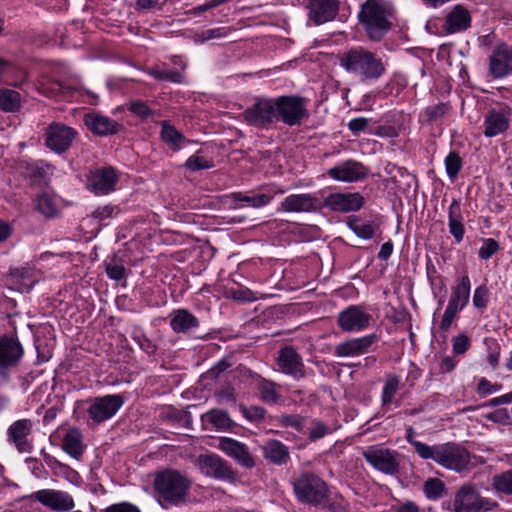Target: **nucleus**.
Segmentation results:
<instances>
[{"label": "nucleus", "mask_w": 512, "mask_h": 512, "mask_svg": "<svg viewBox=\"0 0 512 512\" xmlns=\"http://www.w3.org/2000/svg\"><path fill=\"white\" fill-rule=\"evenodd\" d=\"M191 486V480L176 469H164L154 475V492L162 507L186 504Z\"/></svg>", "instance_id": "nucleus-1"}, {"label": "nucleus", "mask_w": 512, "mask_h": 512, "mask_svg": "<svg viewBox=\"0 0 512 512\" xmlns=\"http://www.w3.org/2000/svg\"><path fill=\"white\" fill-rule=\"evenodd\" d=\"M340 66L363 81L377 80L386 72V65L375 52L363 47L350 48L338 56Z\"/></svg>", "instance_id": "nucleus-2"}, {"label": "nucleus", "mask_w": 512, "mask_h": 512, "mask_svg": "<svg viewBox=\"0 0 512 512\" xmlns=\"http://www.w3.org/2000/svg\"><path fill=\"white\" fill-rule=\"evenodd\" d=\"M358 18L372 41H380L391 29L388 11L381 0H367L361 6Z\"/></svg>", "instance_id": "nucleus-3"}, {"label": "nucleus", "mask_w": 512, "mask_h": 512, "mask_svg": "<svg viewBox=\"0 0 512 512\" xmlns=\"http://www.w3.org/2000/svg\"><path fill=\"white\" fill-rule=\"evenodd\" d=\"M292 486L297 500L301 503L318 507L328 502L329 488L326 482L314 473H301L293 480Z\"/></svg>", "instance_id": "nucleus-4"}, {"label": "nucleus", "mask_w": 512, "mask_h": 512, "mask_svg": "<svg viewBox=\"0 0 512 512\" xmlns=\"http://www.w3.org/2000/svg\"><path fill=\"white\" fill-rule=\"evenodd\" d=\"M277 121H282L288 126H296L308 117L305 107V99L300 96H279L273 98Z\"/></svg>", "instance_id": "nucleus-5"}, {"label": "nucleus", "mask_w": 512, "mask_h": 512, "mask_svg": "<svg viewBox=\"0 0 512 512\" xmlns=\"http://www.w3.org/2000/svg\"><path fill=\"white\" fill-rule=\"evenodd\" d=\"M498 504L480 495L479 491L470 485H463L454 497V512H487Z\"/></svg>", "instance_id": "nucleus-6"}, {"label": "nucleus", "mask_w": 512, "mask_h": 512, "mask_svg": "<svg viewBox=\"0 0 512 512\" xmlns=\"http://www.w3.org/2000/svg\"><path fill=\"white\" fill-rule=\"evenodd\" d=\"M437 455L439 465L456 472H462L469 469L470 466H474L471 464L472 456L470 452L456 443L441 444Z\"/></svg>", "instance_id": "nucleus-7"}, {"label": "nucleus", "mask_w": 512, "mask_h": 512, "mask_svg": "<svg viewBox=\"0 0 512 512\" xmlns=\"http://www.w3.org/2000/svg\"><path fill=\"white\" fill-rule=\"evenodd\" d=\"M362 456L374 469L386 475H396L399 472L400 464L395 451L372 445L362 452Z\"/></svg>", "instance_id": "nucleus-8"}, {"label": "nucleus", "mask_w": 512, "mask_h": 512, "mask_svg": "<svg viewBox=\"0 0 512 512\" xmlns=\"http://www.w3.org/2000/svg\"><path fill=\"white\" fill-rule=\"evenodd\" d=\"M198 465L205 476L232 484L238 479L237 472L218 455L202 454L198 457Z\"/></svg>", "instance_id": "nucleus-9"}, {"label": "nucleus", "mask_w": 512, "mask_h": 512, "mask_svg": "<svg viewBox=\"0 0 512 512\" xmlns=\"http://www.w3.org/2000/svg\"><path fill=\"white\" fill-rule=\"evenodd\" d=\"M76 135L74 128L60 122H52L45 129V145L51 151L62 154L70 148Z\"/></svg>", "instance_id": "nucleus-10"}, {"label": "nucleus", "mask_w": 512, "mask_h": 512, "mask_svg": "<svg viewBox=\"0 0 512 512\" xmlns=\"http://www.w3.org/2000/svg\"><path fill=\"white\" fill-rule=\"evenodd\" d=\"M273 98H262L256 101L251 107L243 112L245 121L256 128H266L271 125L276 119V111L274 108Z\"/></svg>", "instance_id": "nucleus-11"}, {"label": "nucleus", "mask_w": 512, "mask_h": 512, "mask_svg": "<svg viewBox=\"0 0 512 512\" xmlns=\"http://www.w3.org/2000/svg\"><path fill=\"white\" fill-rule=\"evenodd\" d=\"M23 354V347L17 337L0 336V376L7 380L9 369L18 365Z\"/></svg>", "instance_id": "nucleus-12"}, {"label": "nucleus", "mask_w": 512, "mask_h": 512, "mask_svg": "<svg viewBox=\"0 0 512 512\" xmlns=\"http://www.w3.org/2000/svg\"><path fill=\"white\" fill-rule=\"evenodd\" d=\"M123 403L124 398L119 394L97 397L89 406L88 414L95 423L99 424L113 417Z\"/></svg>", "instance_id": "nucleus-13"}, {"label": "nucleus", "mask_w": 512, "mask_h": 512, "mask_svg": "<svg viewBox=\"0 0 512 512\" xmlns=\"http://www.w3.org/2000/svg\"><path fill=\"white\" fill-rule=\"evenodd\" d=\"M371 319L362 306L351 305L338 314L337 324L345 332H359L369 327Z\"/></svg>", "instance_id": "nucleus-14"}, {"label": "nucleus", "mask_w": 512, "mask_h": 512, "mask_svg": "<svg viewBox=\"0 0 512 512\" xmlns=\"http://www.w3.org/2000/svg\"><path fill=\"white\" fill-rule=\"evenodd\" d=\"M29 497L52 511H70L75 507L73 497L62 490L42 489L32 493Z\"/></svg>", "instance_id": "nucleus-15"}, {"label": "nucleus", "mask_w": 512, "mask_h": 512, "mask_svg": "<svg viewBox=\"0 0 512 512\" xmlns=\"http://www.w3.org/2000/svg\"><path fill=\"white\" fill-rule=\"evenodd\" d=\"M280 209L285 212L313 213L322 209V201L313 194H291L280 203Z\"/></svg>", "instance_id": "nucleus-16"}, {"label": "nucleus", "mask_w": 512, "mask_h": 512, "mask_svg": "<svg viewBox=\"0 0 512 512\" xmlns=\"http://www.w3.org/2000/svg\"><path fill=\"white\" fill-rule=\"evenodd\" d=\"M364 203V197L360 193H334L322 201V208L328 207L335 212L347 213L359 210Z\"/></svg>", "instance_id": "nucleus-17"}, {"label": "nucleus", "mask_w": 512, "mask_h": 512, "mask_svg": "<svg viewBox=\"0 0 512 512\" xmlns=\"http://www.w3.org/2000/svg\"><path fill=\"white\" fill-rule=\"evenodd\" d=\"M489 71L493 78H503L512 73V46L498 45L489 58Z\"/></svg>", "instance_id": "nucleus-18"}, {"label": "nucleus", "mask_w": 512, "mask_h": 512, "mask_svg": "<svg viewBox=\"0 0 512 512\" xmlns=\"http://www.w3.org/2000/svg\"><path fill=\"white\" fill-rule=\"evenodd\" d=\"M277 365L281 372L294 378H303L305 375L302 358L292 346H285L279 350Z\"/></svg>", "instance_id": "nucleus-19"}, {"label": "nucleus", "mask_w": 512, "mask_h": 512, "mask_svg": "<svg viewBox=\"0 0 512 512\" xmlns=\"http://www.w3.org/2000/svg\"><path fill=\"white\" fill-rule=\"evenodd\" d=\"M117 181L118 177L112 167L101 168L91 174L88 187L96 195H107L115 190Z\"/></svg>", "instance_id": "nucleus-20"}, {"label": "nucleus", "mask_w": 512, "mask_h": 512, "mask_svg": "<svg viewBox=\"0 0 512 512\" xmlns=\"http://www.w3.org/2000/svg\"><path fill=\"white\" fill-rule=\"evenodd\" d=\"M376 340L375 334L346 340L335 346L334 355L342 358L365 354Z\"/></svg>", "instance_id": "nucleus-21"}, {"label": "nucleus", "mask_w": 512, "mask_h": 512, "mask_svg": "<svg viewBox=\"0 0 512 512\" xmlns=\"http://www.w3.org/2000/svg\"><path fill=\"white\" fill-rule=\"evenodd\" d=\"M367 168L360 162L347 160L328 171L329 177L342 182H355L366 178Z\"/></svg>", "instance_id": "nucleus-22"}, {"label": "nucleus", "mask_w": 512, "mask_h": 512, "mask_svg": "<svg viewBox=\"0 0 512 512\" xmlns=\"http://www.w3.org/2000/svg\"><path fill=\"white\" fill-rule=\"evenodd\" d=\"M31 431V420H17L8 428V441L13 443L19 452H29L31 445L28 441V436L30 435Z\"/></svg>", "instance_id": "nucleus-23"}, {"label": "nucleus", "mask_w": 512, "mask_h": 512, "mask_svg": "<svg viewBox=\"0 0 512 512\" xmlns=\"http://www.w3.org/2000/svg\"><path fill=\"white\" fill-rule=\"evenodd\" d=\"M309 17L317 25L335 18L338 12V0H310Z\"/></svg>", "instance_id": "nucleus-24"}, {"label": "nucleus", "mask_w": 512, "mask_h": 512, "mask_svg": "<svg viewBox=\"0 0 512 512\" xmlns=\"http://www.w3.org/2000/svg\"><path fill=\"white\" fill-rule=\"evenodd\" d=\"M219 447L245 468H252L255 465L252 455L243 443L232 438L223 437L220 439Z\"/></svg>", "instance_id": "nucleus-25"}, {"label": "nucleus", "mask_w": 512, "mask_h": 512, "mask_svg": "<svg viewBox=\"0 0 512 512\" xmlns=\"http://www.w3.org/2000/svg\"><path fill=\"white\" fill-rule=\"evenodd\" d=\"M510 109L495 111L490 110L484 121V135L494 137L507 131L510 125Z\"/></svg>", "instance_id": "nucleus-26"}, {"label": "nucleus", "mask_w": 512, "mask_h": 512, "mask_svg": "<svg viewBox=\"0 0 512 512\" xmlns=\"http://www.w3.org/2000/svg\"><path fill=\"white\" fill-rule=\"evenodd\" d=\"M85 124L94 134L99 136L116 134L121 128V125L115 120L98 114L86 115Z\"/></svg>", "instance_id": "nucleus-27"}, {"label": "nucleus", "mask_w": 512, "mask_h": 512, "mask_svg": "<svg viewBox=\"0 0 512 512\" xmlns=\"http://www.w3.org/2000/svg\"><path fill=\"white\" fill-rule=\"evenodd\" d=\"M471 16L469 11L461 6L456 5L446 16L445 31L447 33H457L470 27Z\"/></svg>", "instance_id": "nucleus-28"}, {"label": "nucleus", "mask_w": 512, "mask_h": 512, "mask_svg": "<svg viewBox=\"0 0 512 512\" xmlns=\"http://www.w3.org/2000/svg\"><path fill=\"white\" fill-rule=\"evenodd\" d=\"M199 326V320L186 309L173 311L170 327L176 333H187Z\"/></svg>", "instance_id": "nucleus-29"}, {"label": "nucleus", "mask_w": 512, "mask_h": 512, "mask_svg": "<svg viewBox=\"0 0 512 512\" xmlns=\"http://www.w3.org/2000/svg\"><path fill=\"white\" fill-rule=\"evenodd\" d=\"M62 449L76 460L84 453L83 436L76 428L69 429L62 440Z\"/></svg>", "instance_id": "nucleus-30"}, {"label": "nucleus", "mask_w": 512, "mask_h": 512, "mask_svg": "<svg viewBox=\"0 0 512 512\" xmlns=\"http://www.w3.org/2000/svg\"><path fill=\"white\" fill-rule=\"evenodd\" d=\"M265 459L276 465L286 464L289 460L288 448L278 440H269L263 446Z\"/></svg>", "instance_id": "nucleus-31"}, {"label": "nucleus", "mask_w": 512, "mask_h": 512, "mask_svg": "<svg viewBox=\"0 0 512 512\" xmlns=\"http://www.w3.org/2000/svg\"><path fill=\"white\" fill-rule=\"evenodd\" d=\"M449 219V232L454 237L456 242H461L465 233L464 226L462 224V213L460 203L453 199L448 210Z\"/></svg>", "instance_id": "nucleus-32"}, {"label": "nucleus", "mask_w": 512, "mask_h": 512, "mask_svg": "<svg viewBox=\"0 0 512 512\" xmlns=\"http://www.w3.org/2000/svg\"><path fill=\"white\" fill-rule=\"evenodd\" d=\"M35 209L46 219H53L59 215V209L53 197L47 193L38 195L35 198Z\"/></svg>", "instance_id": "nucleus-33"}, {"label": "nucleus", "mask_w": 512, "mask_h": 512, "mask_svg": "<svg viewBox=\"0 0 512 512\" xmlns=\"http://www.w3.org/2000/svg\"><path fill=\"white\" fill-rule=\"evenodd\" d=\"M161 139L173 150H178L186 141L184 135L167 121L162 122Z\"/></svg>", "instance_id": "nucleus-34"}, {"label": "nucleus", "mask_w": 512, "mask_h": 512, "mask_svg": "<svg viewBox=\"0 0 512 512\" xmlns=\"http://www.w3.org/2000/svg\"><path fill=\"white\" fill-rule=\"evenodd\" d=\"M41 93L49 98H57L59 96H68L71 95L74 91V88L65 85L61 81L58 80H50L41 85Z\"/></svg>", "instance_id": "nucleus-35"}, {"label": "nucleus", "mask_w": 512, "mask_h": 512, "mask_svg": "<svg viewBox=\"0 0 512 512\" xmlns=\"http://www.w3.org/2000/svg\"><path fill=\"white\" fill-rule=\"evenodd\" d=\"M470 288V279L467 275H464L458 284L452 288L450 299L465 307L469 302Z\"/></svg>", "instance_id": "nucleus-36"}, {"label": "nucleus", "mask_w": 512, "mask_h": 512, "mask_svg": "<svg viewBox=\"0 0 512 512\" xmlns=\"http://www.w3.org/2000/svg\"><path fill=\"white\" fill-rule=\"evenodd\" d=\"M492 487L504 495H512V468L496 474L492 478Z\"/></svg>", "instance_id": "nucleus-37"}, {"label": "nucleus", "mask_w": 512, "mask_h": 512, "mask_svg": "<svg viewBox=\"0 0 512 512\" xmlns=\"http://www.w3.org/2000/svg\"><path fill=\"white\" fill-rule=\"evenodd\" d=\"M20 94L14 90H0V110L16 112L20 108Z\"/></svg>", "instance_id": "nucleus-38"}, {"label": "nucleus", "mask_w": 512, "mask_h": 512, "mask_svg": "<svg viewBox=\"0 0 512 512\" xmlns=\"http://www.w3.org/2000/svg\"><path fill=\"white\" fill-rule=\"evenodd\" d=\"M257 387L262 401L276 403L279 400L280 394L276 391V384L274 382L259 377Z\"/></svg>", "instance_id": "nucleus-39"}, {"label": "nucleus", "mask_w": 512, "mask_h": 512, "mask_svg": "<svg viewBox=\"0 0 512 512\" xmlns=\"http://www.w3.org/2000/svg\"><path fill=\"white\" fill-rule=\"evenodd\" d=\"M400 378L397 375H388L386 377V381L383 387L381 400L383 406L389 405L392 403L395 394L399 389Z\"/></svg>", "instance_id": "nucleus-40"}, {"label": "nucleus", "mask_w": 512, "mask_h": 512, "mask_svg": "<svg viewBox=\"0 0 512 512\" xmlns=\"http://www.w3.org/2000/svg\"><path fill=\"white\" fill-rule=\"evenodd\" d=\"M203 420L212 423L214 427L220 429L230 428L232 425V420L228 413L218 409H214L206 413L203 416Z\"/></svg>", "instance_id": "nucleus-41"}, {"label": "nucleus", "mask_w": 512, "mask_h": 512, "mask_svg": "<svg viewBox=\"0 0 512 512\" xmlns=\"http://www.w3.org/2000/svg\"><path fill=\"white\" fill-rule=\"evenodd\" d=\"M231 197L236 202H245V203H248L250 206L255 207V208L266 206L267 204L270 203V201L272 199V197L267 195V194H258V195H254V196H246V195H243L240 192L233 193L231 195Z\"/></svg>", "instance_id": "nucleus-42"}, {"label": "nucleus", "mask_w": 512, "mask_h": 512, "mask_svg": "<svg viewBox=\"0 0 512 512\" xmlns=\"http://www.w3.org/2000/svg\"><path fill=\"white\" fill-rule=\"evenodd\" d=\"M424 492L429 499H439L445 492L444 483L438 478H430L424 483Z\"/></svg>", "instance_id": "nucleus-43"}, {"label": "nucleus", "mask_w": 512, "mask_h": 512, "mask_svg": "<svg viewBox=\"0 0 512 512\" xmlns=\"http://www.w3.org/2000/svg\"><path fill=\"white\" fill-rule=\"evenodd\" d=\"M348 225L362 239H371L376 227L372 222H361L359 220L350 221Z\"/></svg>", "instance_id": "nucleus-44"}, {"label": "nucleus", "mask_w": 512, "mask_h": 512, "mask_svg": "<svg viewBox=\"0 0 512 512\" xmlns=\"http://www.w3.org/2000/svg\"><path fill=\"white\" fill-rule=\"evenodd\" d=\"M13 282L21 284L23 290L29 291L34 283L31 279V270L29 268H15L10 272Z\"/></svg>", "instance_id": "nucleus-45"}, {"label": "nucleus", "mask_w": 512, "mask_h": 512, "mask_svg": "<svg viewBox=\"0 0 512 512\" xmlns=\"http://www.w3.org/2000/svg\"><path fill=\"white\" fill-rule=\"evenodd\" d=\"M462 168V160L459 154L451 151L445 158V169L451 180L455 179Z\"/></svg>", "instance_id": "nucleus-46"}, {"label": "nucleus", "mask_w": 512, "mask_h": 512, "mask_svg": "<svg viewBox=\"0 0 512 512\" xmlns=\"http://www.w3.org/2000/svg\"><path fill=\"white\" fill-rule=\"evenodd\" d=\"M413 447L415 448L416 452L422 459H432L435 462H438L437 453L440 450V445L429 446L421 441H418L416 443H413Z\"/></svg>", "instance_id": "nucleus-47"}, {"label": "nucleus", "mask_w": 512, "mask_h": 512, "mask_svg": "<svg viewBox=\"0 0 512 512\" xmlns=\"http://www.w3.org/2000/svg\"><path fill=\"white\" fill-rule=\"evenodd\" d=\"M127 109L131 113L137 115L142 119H146L153 115V111L149 108L146 102L142 100H131L127 103Z\"/></svg>", "instance_id": "nucleus-48"}, {"label": "nucleus", "mask_w": 512, "mask_h": 512, "mask_svg": "<svg viewBox=\"0 0 512 512\" xmlns=\"http://www.w3.org/2000/svg\"><path fill=\"white\" fill-rule=\"evenodd\" d=\"M280 423L284 427L294 428L297 432H305V418L300 415H282L280 417Z\"/></svg>", "instance_id": "nucleus-49"}, {"label": "nucleus", "mask_w": 512, "mask_h": 512, "mask_svg": "<svg viewBox=\"0 0 512 512\" xmlns=\"http://www.w3.org/2000/svg\"><path fill=\"white\" fill-rule=\"evenodd\" d=\"M499 250V243L492 238L484 239L483 245L478 251V256L482 260H488Z\"/></svg>", "instance_id": "nucleus-50"}, {"label": "nucleus", "mask_w": 512, "mask_h": 512, "mask_svg": "<svg viewBox=\"0 0 512 512\" xmlns=\"http://www.w3.org/2000/svg\"><path fill=\"white\" fill-rule=\"evenodd\" d=\"M150 74L157 80L167 81L172 83H180L182 81V75L177 71L172 70H151Z\"/></svg>", "instance_id": "nucleus-51"}, {"label": "nucleus", "mask_w": 512, "mask_h": 512, "mask_svg": "<svg viewBox=\"0 0 512 512\" xmlns=\"http://www.w3.org/2000/svg\"><path fill=\"white\" fill-rule=\"evenodd\" d=\"M330 429L323 422L319 420H312L311 427L309 428L308 437L311 441H316L323 438L329 433Z\"/></svg>", "instance_id": "nucleus-52"}, {"label": "nucleus", "mask_w": 512, "mask_h": 512, "mask_svg": "<svg viewBox=\"0 0 512 512\" xmlns=\"http://www.w3.org/2000/svg\"><path fill=\"white\" fill-rule=\"evenodd\" d=\"M229 30L230 29L226 27L208 29L206 31L201 32L200 34H196V41L203 43L211 39L225 37L228 35Z\"/></svg>", "instance_id": "nucleus-53"}, {"label": "nucleus", "mask_w": 512, "mask_h": 512, "mask_svg": "<svg viewBox=\"0 0 512 512\" xmlns=\"http://www.w3.org/2000/svg\"><path fill=\"white\" fill-rule=\"evenodd\" d=\"M105 266V271L110 279L119 281L125 276L124 265L117 263L115 258H113L110 262H107Z\"/></svg>", "instance_id": "nucleus-54"}, {"label": "nucleus", "mask_w": 512, "mask_h": 512, "mask_svg": "<svg viewBox=\"0 0 512 512\" xmlns=\"http://www.w3.org/2000/svg\"><path fill=\"white\" fill-rule=\"evenodd\" d=\"M449 110L448 104L440 103L430 106L426 109V116L429 122H436L442 118Z\"/></svg>", "instance_id": "nucleus-55"}, {"label": "nucleus", "mask_w": 512, "mask_h": 512, "mask_svg": "<svg viewBox=\"0 0 512 512\" xmlns=\"http://www.w3.org/2000/svg\"><path fill=\"white\" fill-rule=\"evenodd\" d=\"M185 166L191 171H198L202 169H209L212 167V164H210V162L204 157L192 155L186 160Z\"/></svg>", "instance_id": "nucleus-56"}, {"label": "nucleus", "mask_w": 512, "mask_h": 512, "mask_svg": "<svg viewBox=\"0 0 512 512\" xmlns=\"http://www.w3.org/2000/svg\"><path fill=\"white\" fill-rule=\"evenodd\" d=\"M243 415L250 421H260L265 418L266 410L260 406L246 407L241 405Z\"/></svg>", "instance_id": "nucleus-57"}, {"label": "nucleus", "mask_w": 512, "mask_h": 512, "mask_svg": "<svg viewBox=\"0 0 512 512\" xmlns=\"http://www.w3.org/2000/svg\"><path fill=\"white\" fill-rule=\"evenodd\" d=\"M473 304L476 308H485L488 304V288L485 285L477 287L473 295Z\"/></svg>", "instance_id": "nucleus-58"}, {"label": "nucleus", "mask_w": 512, "mask_h": 512, "mask_svg": "<svg viewBox=\"0 0 512 512\" xmlns=\"http://www.w3.org/2000/svg\"><path fill=\"white\" fill-rule=\"evenodd\" d=\"M470 345V339L465 334H460L453 338V352L456 354L466 353Z\"/></svg>", "instance_id": "nucleus-59"}, {"label": "nucleus", "mask_w": 512, "mask_h": 512, "mask_svg": "<svg viewBox=\"0 0 512 512\" xmlns=\"http://www.w3.org/2000/svg\"><path fill=\"white\" fill-rule=\"evenodd\" d=\"M103 512H141L139 508L128 502L108 506Z\"/></svg>", "instance_id": "nucleus-60"}, {"label": "nucleus", "mask_w": 512, "mask_h": 512, "mask_svg": "<svg viewBox=\"0 0 512 512\" xmlns=\"http://www.w3.org/2000/svg\"><path fill=\"white\" fill-rule=\"evenodd\" d=\"M369 120L364 117L354 118L349 121L348 128L353 133H359L368 127Z\"/></svg>", "instance_id": "nucleus-61"}, {"label": "nucleus", "mask_w": 512, "mask_h": 512, "mask_svg": "<svg viewBox=\"0 0 512 512\" xmlns=\"http://www.w3.org/2000/svg\"><path fill=\"white\" fill-rule=\"evenodd\" d=\"M26 174L33 180H40L44 177V169L36 163L28 164L26 166Z\"/></svg>", "instance_id": "nucleus-62"}, {"label": "nucleus", "mask_w": 512, "mask_h": 512, "mask_svg": "<svg viewBox=\"0 0 512 512\" xmlns=\"http://www.w3.org/2000/svg\"><path fill=\"white\" fill-rule=\"evenodd\" d=\"M501 389L500 384H491L485 378H482L478 383V392L481 394H491Z\"/></svg>", "instance_id": "nucleus-63"}, {"label": "nucleus", "mask_w": 512, "mask_h": 512, "mask_svg": "<svg viewBox=\"0 0 512 512\" xmlns=\"http://www.w3.org/2000/svg\"><path fill=\"white\" fill-rule=\"evenodd\" d=\"M487 417L491 421L502 423V424H505L510 420V415L508 413V410L505 408L498 409V410L490 413Z\"/></svg>", "instance_id": "nucleus-64"}]
</instances>
